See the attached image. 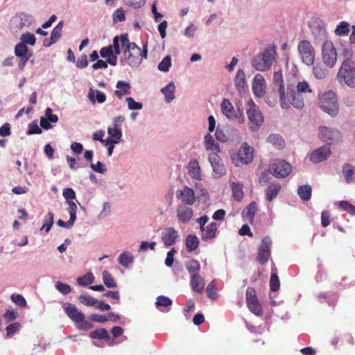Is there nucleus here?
<instances>
[{
	"instance_id": "obj_1",
	"label": "nucleus",
	"mask_w": 355,
	"mask_h": 355,
	"mask_svg": "<svg viewBox=\"0 0 355 355\" xmlns=\"http://www.w3.org/2000/svg\"><path fill=\"white\" fill-rule=\"evenodd\" d=\"M120 42L123 49L124 58L121 62H125L131 67H139L143 58H146L148 55L147 44L143 46L141 49L136 43L130 42L127 33L120 35Z\"/></svg>"
},
{
	"instance_id": "obj_2",
	"label": "nucleus",
	"mask_w": 355,
	"mask_h": 355,
	"mask_svg": "<svg viewBox=\"0 0 355 355\" xmlns=\"http://www.w3.org/2000/svg\"><path fill=\"white\" fill-rule=\"evenodd\" d=\"M276 60V48L274 44L268 45L261 54L256 55L252 60V66L260 71L270 69Z\"/></svg>"
},
{
	"instance_id": "obj_3",
	"label": "nucleus",
	"mask_w": 355,
	"mask_h": 355,
	"mask_svg": "<svg viewBox=\"0 0 355 355\" xmlns=\"http://www.w3.org/2000/svg\"><path fill=\"white\" fill-rule=\"evenodd\" d=\"M337 79L351 88L355 87V67L352 59H345L338 72Z\"/></svg>"
},
{
	"instance_id": "obj_4",
	"label": "nucleus",
	"mask_w": 355,
	"mask_h": 355,
	"mask_svg": "<svg viewBox=\"0 0 355 355\" xmlns=\"http://www.w3.org/2000/svg\"><path fill=\"white\" fill-rule=\"evenodd\" d=\"M66 315L76 324L79 329L88 330L93 327V324L85 320V315L78 310L77 306L71 303H67L64 306Z\"/></svg>"
},
{
	"instance_id": "obj_5",
	"label": "nucleus",
	"mask_w": 355,
	"mask_h": 355,
	"mask_svg": "<svg viewBox=\"0 0 355 355\" xmlns=\"http://www.w3.org/2000/svg\"><path fill=\"white\" fill-rule=\"evenodd\" d=\"M281 106L283 109H288L291 105L297 109H301L304 106V103L302 95L292 89L289 86L287 87L286 94L279 96Z\"/></svg>"
},
{
	"instance_id": "obj_6",
	"label": "nucleus",
	"mask_w": 355,
	"mask_h": 355,
	"mask_svg": "<svg viewBox=\"0 0 355 355\" xmlns=\"http://www.w3.org/2000/svg\"><path fill=\"white\" fill-rule=\"evenodd\" d=\"M320 107L331 116H335L338 112V104L334 92L330 90L322 94L320 98Z\"/></svg>"
},
{
	"instance_id": "obj_7",
	"label": "nucleus",
	"mask_w": 355,
	"mask_h": 355,
	"mask_svg": "<svg viewBox=\"0 0 355 355\" xmlns=\"http://www.w3.org/2000/svg\"><path fill=\"white\" fill-rule=\"evenodd\" d=\"M248 127L252 131H257L263 122V116L252 100L247 103Z\"/></svg>"
},
{
	"instance_id": "obj_8",
	"label": "nucleus",
	"mask_w": 355,
	"mask_h": 355,
	"mask_svg": "<svg viewBox=\"0 0 355 355\" xmlns=\"http://www.w3.org/2000/svg\"><path fill=\"white\" fill-rule=\"evenodd\" d=\"M322 58L324 64L332 68L337 60V53L331 41L326 40L322 49Z\"/></svg>"
},
{
	"instance_id": "obj_9",
	"label": "nucleus",
	"mask_w": 355,
	"mask_h": 355,
	"mask_svg": "<svg viewBox=\"0 0 355 355\" xmlns=\"http://www.w3.org/2000/svg\"><path fill=\"white\" fill-rule=\"evenodd\" d=\"M298 51L302 62L306 65H312L315 60V51L309 41L304 40L299 42Z\"/></svg>"
},
{
	"instance_id": "obj_10",
	"label": "nucleus",
	"mask_w": 355,
	"mask_h": 355,
	"mask_svg": "<svg viewBox=\"0 0 355 355\" xmlns=\"http://www.w3.org/2000/svg\"><path fill=\"white\" fill-rule=\"evenodd\" d=\"M246 303L252 313L257 316L262 315V306L257 299L256 291L253 287H248L246 290Z\"/></svg>"
},
{
	"instance_id": "obj_11",
	"label": "nucleus",
	"mask_w": 355,
	"mask_h": 355,
	"mask_svg": "<svg viewBox=\"0 0 355 355\" xmlns=\"http://www.w3.org/2000/svg\"><path fill=\"white\" fill-rule=\"evenodd\" d=\"M291 165L284 160L276 161L268 168V173L277 178H285L291 173Z\"/></svg>"
},
{
	"instance_id": "obj_12",
	"label": "nucleus",
	"mask_w": 355,
	"mask_h": 355,
	"mask_svg": "<svg viewBox=\"0 0 355 355\" xmlns=\"http://www.w3.org/2000/svg\"><path fill=\"white\" fill-rule=\"evenodd\" d=\"M271 239L269 236L264 237L258 249L257 259L260 264H265L270 257Z\"/></svg>"
},
{
	"instance_id": "obj_13",
	"label": "nucleus",
	"mask_w": 355,
	"mask_h": 355,
	"mask_svg": "<svg viewBox=\"0 0 355 355\" xmlns=\"http://www.w3.org/2000/svg\"><path fill=\"white\" fill-rule=\"evenodd\" d=\"M209 161L213 168V173L215 178H219L225 175V168L220 156L213 153L209 156Z\"/></svg>"
},
{
	"instance_id": "obj_14",
	"label": "nucleus",
	"mask_w": 355,
	"mask_h": 355,
	"mask_svg": "<svg viewBox=\"0 0 355 355\" xmlns=\"http://www.w3.org/2000/svg\"><path fill=\"white\" fill-rule=\"evenodd\" d=\"M310 28L315 40H322L327 37V31L322 20L316 19L311 21Z\"/></svg>"
},
{
	"instance_id": "obj_15",
	"label": "nucleus",
	"mask_w": 355,
	"mask_h": 355,
	"mask_svg": "<svg viewBox=\"0 0 355 355\" xmlns=\"http://www.w3.org/2000/svg\"><path fill=\"white\" fill-rule=\"evenodd\" d=\"M340 136V133L335 129L327 127H320L319 128V138L329 144L336 139H338Z\"/></svg>"
},
{
	"instance_id": "obj_16",
	"label": "nucleus",
	"mask_w": 355,
	"mask_h": 355,
	"mask_svg": "<svg viewBox=\"0 0 355 355\" xmlns=\"http://www.w3.org/2000/svg\"><path fill=\"white\" fill-rule=\"evenodd\" d=\"M254 150L245 143L241 146L237 153L239 162L241 164H248L253 160Z\"/></svg>"
},
{
	"instance_id": "obj_17",
	"label": "nucleus",
	"mask_w": 355,
	"mask_h": 355,
	"mask_svg": "<svg viewBox=\"0 0 355 355\" xmlns=\"http://www.w3.org/2000/svg\"><path fill=\"white\" fill-rule=\"evenodd\" d=\"M330 154V148L328 146H323L311 153L310 155V160L314 164H318L326 160Z\"/></svg>"
},
{
	"instance_id": "obj_18",
	"label": "nucleus",
	"mask_w": 355,
	"mask_h": 355,
	"mask_svg": "<svg viewBox=\"0 0 355 355\" xmlns=\"http://www.w3.org/2000/svg\"><path fill=\"white\" fill-rule=\"evenodd\" d=\"M177 197L184 205H192L196 201L193 190L187 186L179 191Z\"/></svg>"
},
{
	"instance_id": "obj_19",
	"label": "nucleus",
	"mask_w": 355,
	"mask_h": 355,
	"mask_svg": "<svg viewBox=\"0 0 355 355\" xmlns=\"http://www.w3.org/2000/svg\"><path fill=\"white\" fill-rule=\"evenodd\" d=\"M178 237V233L173 227H166L162 232V240L166 246L174 245Z\"/></svg>"
},
{
	"instance_id": "obj_20",
	"label": "nucleus",
	"mask_w": 355,
	"mask_h": 355,
	"mask_svg": "<svg viewBox=\"0 0 355 355\" xmlns=\"http://www.w3.org/2000/svg\"><path fill=\"white\" fill-rule=\"evenodd\" d=\"M193 215V209L185 205H180L177 209V216L183 223H188Z\"/></svg>"
},
{
	"instance_id": "obj_21",
	"label": "nucleus",
	"mask_w": 355,
	"mask_h": 355,
	"mask_svg": "<svg viewBox=\"0 0 355 355\" xmlns=\"http://www.w3.org/2000/svg\"><path fill=\"white\" fill-rule=\"evenodd\" d=\"M252 89L254 94L259 97L265 93V80L262 75L257 74L254 79Z\"/></svg>"
},
{
	"instance_id": "obj_22",
	"label": "nucleus",
	"mask_w": 355,
	"mask_h": 355,
	"mask_svg": "<svg viewBox=\"0 0 355 355\" xmlns=\"http://www.w3.org/2000/svg\"><path fill=\"white\" fill-rule=\"evenodd\" d=\"M188 174L193 179L201 180V170L198 161L193 159L189 161L187 165Z\"/></svg>"
},
{
	"instance_id": "obj_23",
	"label": "nucleus",
	"mask_w": 355,
	"mask_h": 355,
	"mask_svg": "<svg viewBox=\"0 0 355 355\" xmlns=\"http://www.w3.org/2000/svg\"><path fill=\"white\" fill-rule=\"evenodd\" d=\"M107 133L109 137L106 139L105 145L109 144V143L119 144L120 142L122 137V131L120 128L114 126L108 128Z\"/></svg>"
},
{
	"instance_id": "obj_24",
	"label": "nucleus",
	"mask_w": 355,
	"mask_h": 355,
	"mask_svg": "<svg viewBox=\"0 0 355 355\" xmlns=\"http://www.w3.org/2000/svg\"><path fill=\"white\" fill-rule=\"evenodd\" d=\"M101 56L103 58H107V62L112 66H115L117 62V57L114 55L113 46L109 45L107 46L103 47L100 51Z\"/></svg>"
},
{
	"instance_id": "obj_25",
	"label": "nucleus",
	"mask_w": 355,
	"mask_h": 355,
	"mask_svg": "<svg viewBox=\"0 0 355 355\" xmlns=\"http://www.w3.org/2000/svg\"><path fill=\"white\" fill-rule=\"evenodd\" d=\"M116 89L114 91V94L121 99L124 95L130 94L131 87L129 83L119 80L116 85Z\"/></svg>"
},
{
	"instance_id": "obj_26",
	"label": "nucleus",
	"mask_w": 355,
	"mask_h": 355,
	"mask_svg": "<svg viewBox=\"0 0 355 355\" xmlns=\"http://www.w3.org/2000/svg\"><path fill=\"white\" fill-rule=\"evenodd\" d=\"M217 229V224L216 223H209L204 228V231H201V239L206 241L214 239L216 235Z\"/></svg>"
},
{
	"instance_id": "obj_27",
	"label": "nucleus",
	"mask_w": 355,
	"mask_h": 355,
	"mask_svg": "<svg viewBox=\"0 0 355 355\" xmlns=\"http://www.w3.org/2000/svg\"><path fill=\"white\" fill-rule=\"evenodd\" d=\"M272 83L275 88H277V92L279 93V96L282 95L284 96L285 93L284 80L282 71L279 70L278 71H275L273 73Z\"/></svg>"
},
{
	"instance_id": "obj_28",
	"label": "nucleus",
	"mask_w": 355,
	"mask_h": 355,
	"mask_svg": "<svg viewBox=\"0 0 355 355\" xmlns=\"http://www.w3.org/2000/svg\"><path fill=\"white\" fill-rule=\"evenodd\" d=\"M222 113L228 119H234L236 114L234 108L229 99L224 98L220 104Z\"/></svg>"
},
{
	"instance_id": "obj_29",
	"label": "nucleus",
	"mask_w": 355,
	"mask_h": 355,
	"mask_svg": "<svg viewBox=\"0 0 355 355\" xmlns=\"http://www.w3.org/2000/svg\"><path fill=\"white\" fill-rule=\"evenodd\" d=\"M281 189V185L279 182L271 183L266 189V198L268 201H272L275 199Z\"/></svg>"
},
{
	"instance_id": "obj_30",
	"label": "nucleus",
	"mask_w": 355,
	"mask_h": 355,
	"mask_svg": "<svg viewBox=\"0 0 355 355\" xmlns=\"http://www.w3.org/2000/svg\"><path fill=\"white\" fill-rule=\"evenodd\" d=\"M342 172L347 183L355 182V166L349 164H345L343 166Z\"/></svg>"
},
{
	"instance_id": "obj_31",
	"label": "nucleus",
	"mask_w": 355,
	"mask_h": 355,
	"mask_svg": "<svg viewBox=\"0 0 355 355\" xmlns=\"http://www.w3.org/2000/svg\"><path fill=\"white\" fill-rule=\"evenodd\" d=\"M257 209V203L252 202L243 209L242 216L248 222L252 223Z\"/></svg>"
},
{
	"instance_id": "obj_32",
	"label": "nucleus",
	"mask_w": 355,
	"mask_h": 355,
	"mask_svg": "<svg viewBox=\"0 0 355 355\" xmlns=\"http://www.w3.org/2000/svg\"><path fill=\"white\" fill-rule=\"evenodd\" d=\"M88 98L92 104H94L96 101L99 103H103L106 100L105 94L103 92L92 88L89 90Z\"/></svg>"
},
{
	"instance_id": "obj_33",
	"label": "nucleus",
	"mask_w": 355,
	"mask_h": 355,
	"mask_svg": "<svg viewBox=\"0 0 355 355\" xmlns=\"http://www.w3.org/2000/svg\"><path fill=\"white\" fill-rule=\"evenodd\" d=\"M191 286L195 292L200 293L204 290V279L199 275H193L191 276Z\"/></svg>"
},
{
	"instance_id": "obj_34",
	"label": "nucleus",
	"mask_w": 355,
	"mask_h": 355,
	"mask_svg": "<svg viewBox=\"0 0 355 355\" xmlns=\"http://www.w3.org/2000/svg\"><path fill=\"white\" fill-rule=\"evenodd\" d=\"M232 197L238 202H241L244 196L243 184L239 182H232Z\"/></svg>"
},
{
	"instance_id": "obj_35",
	"label": "nucleus",
	"mask_w": 355,
	"mask_h": 355,
	"mask_svg": "<svg viewBox=\"0 0 355 355\" xmlns=\"http://www.w3.org/2000/svg\"><path fill=\"white\" fill-rule=\"evenodd\" d=\"M185 245L188 252L196 250L199 245L198 238L194 234H189L185 239Z\"/></svg>"
},
{
	"instance_id": "obj_36",
	"label": "nucleus",
	"mask_w": 355,
	"mask_h": 355,
	"mask_svg": "<svg viewBox=\"0 0 355 355\" xmlns=\"http://www.w3.org/2000/svg\"><path fill=\"white\" fill-rule=\"evenodd\" d=\"M175 87L173 82L168 83L166 87L162 89V92L164 95L165 100L167 103L171 102L174 98Z\"/></svg>"
},
{
	"instance_id": "obj_37",
	"label": "nucleus",
	"mask_w": 355,
	"mask_h": 355,
	"mask_svg": "<svg viewBox=\"0 0 355 355\" xmlns=\"http://www.w3.org/2000/svg\"><path fill=\"white\" fill-rule=\"evenodd\" d=\"M268 141L278 149H282L285 146V142L282 136L277 134H272L268 136Z\"/></svg>"
},
{
	"instance_id": "obj_38",
	"label": "nucleus",
	"mask_w": 355,
	"mask_h": 355,
	"mask_svg": "<svg viewBox=\"0 0 355 355\" xmlns=\"http://www.w3.org/2000/svg\"><path fill=\"white\" fill-rule=\"evenodd\" d=\"M297 193L302 200L307 201L311 197V187L308 184L300 186L297 189Z\"/></svg>"
},
{
	"instance_id": "obj_39",
	"label": "nucleus",
	"mask_w": 355,
	"mask_h": 355,
	"mask_svg": "<svg viewBox=\"0 0 355 355\" xmlns=\"http://www.w3.org/2000/svg\"><path fill=\"white\" fill-rule=\"evenodd\" d=\"M89 336L94 339H104L107 341L110 340V336H109L107 330L104 328L91 331Z\"/></svg>"
},
{
	"instance_id": "obj_40",
	"label": "nucleus",
	"mask_w": 355,
	"mask_h": 355,
	"mask_svg": "<svg viewBox=\"0 0 355 355\" xmlns=\"http://www.w3.org/2000/svg\"><path fill=\"white\" fill-rule=\"evenodd\" d=\"M205 147L208 150L216 152L220 151L219 145L217 144L210 134H207L205 137Z\"/></svg>"
},
{
	"instance_id": "obj_41",
	"label": "nucleus",
	"mask_w": 355,
	"mask_h": 355,
	"mask_svg": "<svg viewBox=\"0 0 355 355\" xmlns=\"http://www.w3.org/2000/svg\"><path fill=\"white\" fill-rule=\"evenodd\" d=\"M186 268L191 276L193 275H198L200 270V264L198 261L192 259L186 263Z\"/></svg>"
},
{
	"instance_id": "obj_42",
	"label": "nucleus",
	"mask_w": 355,
	"mask_h": 355,
	"mask_svg": "<svg viewBox=\"0 0 355 355\" xmlns=\"http://www.w3.org/2000/svg\"><path fill=\"white\" fill-rule=\"evenodd\" d=\"M15 54L17 57L24 58L28 57L30 54L28 53V49L24 43H19L15 47Z\"/></svg>"
},
{
	"instance_id": "obj_43",
	"label": "nucleus",
	"mask_w": 355,
	"mask_h": 355,
	"mask_svg": "<svg viewBox=\"0 0 355 355\" xmlns=\"http://www.w3.org/2000/svg\"><path fill=\"white\" fill-rule=\"evenodd\" d=\"M119 263L123 267H128L133 262V257L129 252H125L121 254L118 258Z\"/></svg>"
},
{
	"instance_id": "obj_44",
	"label": "nucleus",
	"mask_w": 355,
	"mask_h": 355,
	"mask_svg": "<svg viewBox=\"0 0 355 355\" xmlns=\"http://www.w3.org/2000/svg\"><path fill=\"white\" fill-rule=\"evenodd\" d=\"M103 280L104 284L107 288H115L117 286L116 282L112 277V275L107 270H104L103 272Z\"/></svg>"
},
{
	"instance_id": "obj_45",
	"label": "nucleus",
	"mask_w": 355,
	"mask_h": 355,
	"mask_svg": "<svg viewBox=\"0 0 355 355\" xmlns=\"http://www.w3.org/2000/svg\"><path fill=\"white\" fill-rule=\"evenodd\" d=\"M349 32V24L347 21H341L336 27L335 33L337 35H347Z\"/></svg>"
},
{
	"instance_id": "obj_46",
	"label": "nucleus",
	"mask_w": 355,
	"mask_h": 355,
	"mask_svg": "<svg viewBox=\"0 0 355 355\" xmlns=\"http://www.w3.org/2000/svg\"><path fill=\"white\" fill-rule=\"evenodd\" d=\"M313 72L315 77L318 79H324L327 74V69L320 64H318L313 67Z\"/></svg>"
},
{
	"instance_id": "obj_47",
	"label": "nucleus",
	"mask_w": 355,
	"mask_h": 355,
	"mask_svg": "<svg viewBox=\"0 0 355 355\" xmlns=\"http://www.w3.org/2000/svg\"><path fill=\"white\" fill-rule=\"evenodd\" d=\"M64 23L60 21L55 27L53 29L51 35V38L53 42H57L62 35V30L63 28Z\"/></svg>"
},
{
	"instance_id": "obj_48",
	"label": "nucleus",
	"mask_w": 355,
	"mask_h": 355,
	"mask_svg": "<svg viewBox=\"0 0 355 355\" xmlns=\"http://www.w3.org/2000/svg\"><path fill=\"white\" fill-rule=\"evenodd\" d=\"M94 277L91 272L87 273L85 276L78 277L77 282L80 286H88L93 283Z\"/></svg>"
},
{
	"instance_id": "obj_49",
	"label": "nucleus",
	"mask_w": 355,
	"mask_h": 355,
	"mask_svg": "<svg viewBox=\"0 0 355 355\" xmlns=\"http://www.w3.org/2000/svg\"><path fill=\"white\" fill-rule=\"evenodd\" d=\"M10 299L13 303L20 307H26V301L23 295L20 294H12L10 296Z\"/></svg>"
},
{
	"instance_id": "obj_50",
	"label": "nucleus",
	"mask_w": 355,
	"mask_h": 355,
	"mask_svg": "<svg viewBox=\"0 0 355 355\" xmlns=\"http://www.w3.org/2000/svg\"><path fill=\"white\" fill-rule=\"evenodd\" d=\"M245 83V74L243 70L239 69L235 77V84L236 87H243Z\"/></svg>"
},
{
	"instance_id": "obj_51",
	"label": "nucleus",
	"mask_w": 355,
	"mask_h": 355,
	"mask_svg": "<svg viewBox=\"0 0 355 355\" xmlns=\"http://www.w3.org/2000/svg\"><path fill=\"white\" fill-rule=\"evenodd\" d=\"M79 301L81 304L86 306H94L97 304V300L94 297L87 295H81L79 296Z\"/></svg>"
},
{
	"instance_id": "obj_52",
	"label": "nucleus",
	"mask_w": 355,
	"mask_h": 355,
	"mask_svg": "<svg viewBox=\"0 0 355 355\" xmlns=\"http://www.w3.org/2000/svg\"><path fill=\"white\" fill-rule=\"evenodd\" d=\"M280 286L279 277L275 272H272L270 279V288L272 291L279 290Z\"/></svg>"
},
{
	"instance_id": "obj_53",
	"label": "nucleus",
	"mask_w": 355,
	"mask_h": 355,
	"mask_svg": "<svg viewBox=\"0 0 355 355\" xmlns=\"http://www.w3.org/2000/svg\"><path fill=\"white\" fill-rule=\"evenodd\" d=\"M339 207L343 211L348 212L351 215H355V207L348 201H340L339 203Z\"/></svg>"
},
{
	"instance_id": "obj_54",
	"label": "nucleus",
	"mask_w": 355,
	"mask_h": 355,
	"mask_svg": "<svg viewBox=\"0 0 355 355\" xmlns=\"http://www.w3.org/2000/svg\"><path fill=\"white\" fill-rule=\"evenodd\" d=\"M171 65V59L169 55L164 57L158 64V69L161 71H168Z\"/></svg>"
},
{
	"instance_id": "obj_55",
	"label": "nucleus",
	"mask_w": 355,
	"mask_h": 355,
	"mask_svg": "<svg viewBox=\"0 0 355 355\" xmlns=\"http://www.w3.org/2000/svg\"><path fill=\"white\" fill-rule=\"evenodd\" d=\"M21 43L24 44H28L31 46H33L35 44V37L33 34L31 33H24L21 36Z\"/></svg>"
},
{
	"instance_id": "obj_56",
	"label": "nucleus",
	"mask_w": 355,
	"mask_h": 355,
	"mask_svg": "<svg viewBox=\"0 0 355 355\" xmlns=\"http://www.w3.org/2000/svg\"><path fill=\"white\" fill-rule=\"evenodd\" d=\"M157 307L164 306L168 307L172 304V300L166 296L160 295L157 298L156 301Z\"/></svg>"
},
{
	"instance_id": "obj_57",
	"label": "nucleus",
	"mask_w": 355,
	"mask_h": 355,
	"mask_svg": "<svg viewBox=\"0 0 355 355\" xmlns=\"http://www.w3.org/2000/svg\"><path fill=\"white\" fill-rule=\"evenodd\" d=\"M46 220L44 223L41 230L44 229L46 232H49L51 230L53 222H54V214L52 212H49L48 215L46 216Z\"/></svg>"
},
{
	"instance_id": "obj_58",
	"label": "nucleus",
	"mask_w": 355,
	"mask_h": 355,
	"mask_svg": "<svg viewBox=\"0 0 355 355\" xmlns=\"http://www.w3.org/2000/svg\"><path fill=\"white\" fill-rule=\"evenodd\" d=\"M56 289L63 295H67L71 291V286L67 284L58 282L55 284Z\"/></svg>"
},
{
	"instance_id": "obj_59",
	"label": "nucleus",
	"mask_w": 355,
	"mask_h": 355,
	"mask_svg": "<svg viewBox=\"0 0 355 355\" xmlns=\"http://www.w3.org/2000/svg\"><path fill=\"white\" fill-rule=\"evenodd\" d=\"M125 100L128 103V109L130 110H141L143 107V104L141 103L136 102L132 97H128Z\"/></svg>"
},
{
	"instance_id": "obj_60",
	"label": "nucleus",
	"mask_w": 355,
	"mask_h": 355,
	"mask_svg": "<svg viewBox=\"0 0 355 355\" xmlns=\"http://www.w3.org/2000/svg\"><path fill=\"white\" fill-rule=\"evenodd\" d=\"M63 197L66 200V203L71 200L76 199V193L71 188H67L63 190Z\"/></svg>"
},
{
	"instance_id": "obj_61",
	"label": "nucleus",
	"mask_w": 355,
	"mask_h": 355,
	"mask_svg": "<svg viewBox=\"0 0 355 355\" xmlns=\"http://www.w3.org/2000/svg\"><path fill=\"white\" fill-rule=\"evenodd\" d=\"M206 293L209 297L214 299L216 297L217 293L214 281H211L206 288Z\"/></svg>"
},
{
	"instance_id": "obj_62",
	"label": "nucleus",
	"mask_w": 355,
	"mask_h": 355,
	"mask_svg": "<svg viewBox=\"0 0 355 355\" xmlns=\"http://www.w3.org/2000/svg\"><path fill=\"white\" fill-rule=\"evenodd\" d=\"M311 93L312 90L306 81L300 82L297 85V93Z\"/></svg>"
},
{
	"instance_id": "obj_63",
	"label": "nucleus",
	"mask_w": 355,
	"mask_h": 355,
	"mask_svg": "<svg viewBox=\"0 0 355 355\" xmlns=\"http://www.w3.org/2000/svg\"><path fill=\"white\" fill-rule=\"evenodd\" d=\"M20 327V324L18 322L11 323L8 325L6 328V334L8 336H10L15 334Z\"/></svg>"
},
{
	"instance_id": "obj_64",
	"label": "nucleus",
	"mask_w": 355,
	"mask_h": 355,
	"mask_svg": "<svg viewBox=\"0 0 355 355\" xmlns=\"http://www.w3.org/2000/svg\"><path fill=\"white\" fill-rule=\"evenodd\" d=\"M331 223V214L327 211H323L321 214V223L322 227H327Z\"/></svg>"
}]
</instances>
